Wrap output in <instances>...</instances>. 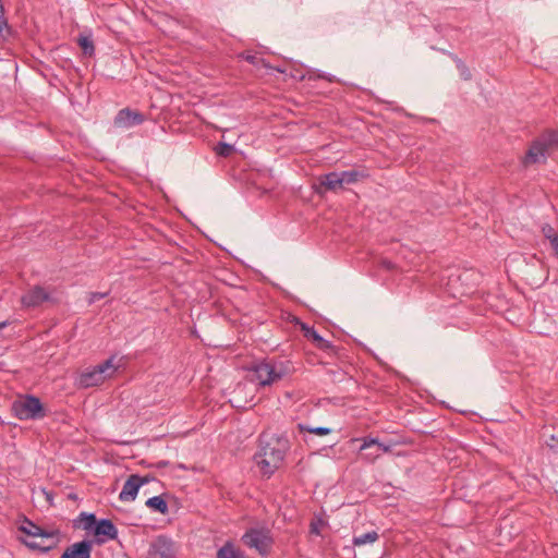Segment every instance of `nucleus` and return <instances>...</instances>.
<instances>
[{
  "instance_id": "obj_1",
  "label": "nucleus",
  "mask_w": 558,
  "mask_h": 558,
  "mask_svg": "<svg viewBox=\"0 0 558 558\" xmlns=\"http://www.w3.org/2000/svg\"><path fill=\"white\" fill-rule=\"evenodd\" d=\"M254 461L263 476L270 477L279 469V437L265 430L259 436V450Z\"/></svg>"
},
{
  "instance_id": "obj_2",
  "label": "nucleus",
  "mask_w": 558,
  "mask_h": 558,
  "mask_svg": "<svg viewBox=\"0 0 558 558\" xmlns=\"http://www.w3.org/2000/svg\"><path fill=\"white\" fill-rule=\"evenodd\" d=\"M556 149H558V131H545L532 142L521 163L524 168L536 163H545L547 157Z\"/></svg>"
},
{
  "instance_id": "obj_3",
  "label": "nucleus",
  "mask_w": 558,
  "mask_h": 558,
  "mask_svg": "<svg viewBox=\"0 0 558 558\" xmlns=\"http://www.w3.org/2000/svg\"><path fill=\"white\" fill-rule=\"evenodd\" d=\"M11 410L19 420H40L47 415L40 399L32 395L15 400Z\"/></svg>"
},
{
  "instance_id": "obj_4",
  "label": "nucleus",
  "mask_w": 558,
  "mask_h": 558,
  "mask_svg": "<svg viewBox=\"0 0 558 558\" xmlns=\"http://www.w3.org/2000/svg\"><path fill=\"white\" fill-rule=\"evenodd\" d=\"M112 361L113 357H110L92 369L82 373L78 378V386L89 388L102 384L107 377H110L116 372Z\"/></svg>"
},
{
  "instance_id": "obj_5",
  "label": "nucleus",
  "mask_w": 558,
  "mask_h": 558,
  "mask_svg": "<svg viewBox=\"0 0 558 558\" xmlns=\"http://www.w3.org/2000/svg\"><path fill=\"white\" fill-rule=\"evenodd\" d=\"M241 541L245 546L256 549L262 556L269 553L272 544L269 531L264 529L247 530Z\"/></svg>"
},
{
  "instance_id": "obj_6",
  "label": "nucleus",
  "mask_w": 558,
  "mask_h": 558,
  "mask_svg": "<svg viewBox=\"0 0 558 558\" xmlns=\"http://www.w3.org/2000/svg\"><path fill=\"white\" fill-rule=\"evenodd\" d=\"M277 377H279V374L276 372L275 366L266 362L253 365L248 368L247 373L250 381L263 387L270 385Z\"/></svg>"
},
{
  "instance_id": "obj_7",
  "label": "nucleus",
  "mask_w": 558,
  "mask_h": 558,
  "mask_svg": "<svg viewBox=\"0 0 558 558\" xmlns=\"http://www.w3.org/2000/svg\"><path fill=\"white\" fill-rule=\"evenodd\" d=\"M21 302L25 307H37L44 302L59 303V300L52 296L51 292L41 286H34L22 295Z\"/></svg>"
},
{
  "instance_id": "obj_8",
  "label": "nucleus",
  "mask_w": 558,
  "mask_h": 558,
  "mask_svg": "<svg viewBox=\"0 0 558 558\" xmlns=\"http://www.w3.org/2000/svg\"><path fill=\"white\" fill-rule=\"evenodd\" d=\"M146 558H175L174 543L165 535L157 536L150 543Z\"/></svg>"
},
{
  "instance_id": "obj_9",
  "label": "nucleus",
  "mask_w": 558,
  "mask_h": 558,
  "mask_svg": "<svg viewBox=\"0 0 558 558\" xmlns=\"http://www.w3.org/2000/svg\"><path fill=\"white\" fill-rule=\"evenodd\" d=\"M93 544L102 545L109 539H117L118 529L110 519H100L92 530Z\"/></svg>"
},
{
  "instance_id": "obj_10",
  "label": "nucleus",
  "mask_w": 558,
  "mask_h": 558,
  "mask_svg": "<svg viewBox=\"0 0 558 558\" xmlns=\"http://www.w3.org/2000/svg\"><path fill=\"white\" fill-rule=\"evenodd\" d=\"M287 318L291 322H294L295 324L300 325L301 330L303 331L304 337L312 341V343L319 350L323 351H333L335 347L333 344L324 339L318 332L313 328L307 326L306 324L299 320L298 317L292 316L290 313H287Z\"/></svg>"
},
{
  "instance_id": "obj_11",
  "label": "nucleus",
  "mask_w": 558,
  "mask_h": 558,
  "mask_svg": "<svg viewBox=\"0 0 558 558\" xmlns=\"http://www.w3.org/2000/svg\"><path fill=\"white\" fill-rule=\"evenodd\" d=\"M149 481V476H141L138 474L130 475L123 485L119 499L121 501H133L136 498L141 486L147 484Z\"/></svg>"
},
{
  "instance_id": "obj_12",
  "label": "nucleus",
  "mask_w": 558,
  "mask_h": 558,
  "mask_svg": "<svg viewBox=\"0 0 558 558\" xmlns=\"http://www.w3.org/2000/svg\"><path fill=\"white\" fill-rule=\"evenodd\" d=\"M145 121V116L130 108H124L118 111L114 117V125L120 129H129L135 125H140Z\"/></svg>"
},
{
  "instance_id": "obj_13",
  "label": "nucleus",
  "mask_w": 558,
  "mask_h": 558,
  "mask_svg": "<svg viewBox=\"0 0 558 558\" xmlns=\"http://www.w3.org/2000/svg\"><path fill=\"white\" fill-rule=\"evenodd\" d=\"M93 542L83 539L65 548L60 558H90Z\"/></svg>"
},
{
  "instance_id": "obj_14",
  "label": "nucleus",
  "mask_w": 558,
  "mask_h": 558,
  "mask_svg": "<svg viewBox=\"0 0 558 558\" xmlns=\"http://www.w3.org/2000/svg\"><path fill=\"white\" fill-rule=\"evenodd\" d=\"M24 523L25 524L20 526V531L28 536H33V537L39 536V537H44V538H50V537H54V536L59 535V530L47 531V530L43 529L41 526L33 523L27 518H25Z\"/></svg>"
},
{
  "instance_id": "obj_15",
  "label": "nucleus",
  "mask_w": 558,
  "mask_h": 558,
  "mask_svg": "<svg viewBox=\"0 0 558 558\" xmlns=\"http://www.w3.org/2000/svg\"><path fill=\"white\" fill-rule=\"evenodd\" d=\"M342 180L340 173L330 172L319 178V187L326 191H337L342 189Z\"/></svg>"
},
{
  "instance_id": "obj_16",
  "label": "nucleus",
  "mask_w": 558,
  "mask_h": 558,
  "mask_svg": "<svg viewBox=\"0 0 558 558\" xmlns=\"http://www.w3.org/2000/svg\"><path fill=\"white\" fill-rule=\"evenodd\" d=\"M542 233L544 238L549 241L555 255L558 257V230L550 225L545 223L542 227Z\"/></svg>"
},
{
  "instance_id": "obj_17",
  "label": "nucleus",
  "mask_w": 558,
  "mask_h": 558,
  "mask_svg": "<svg viewBox=\"0 0 558 558\" xmlns=\"http://www.w3.org/2000/svg\"><path fill=\"white\" fill-rule=\"evenodd\" d=\"M362 440H363V444L360 448V451H363L366 449H373L374 447H376V449H378V452L380 454H381V452H390L391 451L390 445H385L384 442H380L377 438L364 437Z\"/></svg>"
},
{
  "instance_id": "obj_18",
  "label": "nucleus",
  "mask_w": 558,
  "mask_h": 558,
  "mask_svg": "<svg viewBox=\"0 0 558 558\" xmlns=\"http://www.w3.org/2000/svg\"><path fill=\"white\" fill-rule=\"evenodd\" d=\"M145 505L149 509H151L156 512H159L161 514H167L169 511L168 504L162 496L150 497L146 500Z\"/></svg>"
},
{
  "instance_id": "obj_19",
  "label": "nucleus",
  "mask_w": 558,
  "mask_h": 558,
  "mask_svg": "<svg viewBox=\"0 0 558 558\" xmlns=\"http://www.w3.org/2000/svg\"><path fill=\"white\" fill-rule=\"evenodd\" d=\"M77 44L83 51V54L86 57H92L95 53L94 41L89 36H80L77 38Z\"/></svg>"
},
{
  "instance_id": "obj_20",
  "label": "nucleus",
  "mask_w": 558,
  "mask_h": 558,
  "mask_svg": "<svg viewBox=\"0 0 558 558\" xmlns=\"http://www.w3.org/2000/svg\"><path fill=\"white\" fill-rule=\"evenodd\" d=\"M378 533L376 531H371V532H367L365 534H362V535H359V536H354L353 539H352V544L354 546H362V545H365L367 543H374L378 539Z\"/></svg>"
},
{
  "instance_id": "obj_21",
  "label": "nucleus",
  "mask_w": 558,
  "mask_h": 558,
  "mask_svg": "<svg viewBox=\"0 0 558 558\" xmlns=\"http://www.w3.org/2000/svg\"><path fill=\"white\" fill-rule=\"evenodd\" d=\"M342 184H351L357 182L361 178L366 177L365 173L357 170H348L340 173Z\"/></svg>"
},
{
  "instance_id": "obj_22",
  "label": "nucleus",
  "mask_w": 558,
  "mask_h": 558,
  "mask_svg": "<svg viewBox=\"0 0 558 558\" xmlns=\"http://www.w3.org/2000/svg\"><path fill=\"white\" fill-rule=\"evenodd\" d=\"M21 542L26 546L28 547L29 549L32 550H39L41 553H48L50 551L51 549L56 548L57 547V544H58V541L53 542L52 544L50 545H41L37 542H34V541H26L24 538H21Z\"/></svg>"
},
{
  "instance_id": "obj_23",
  "label": "nucleus",
  "mask_w": 558,
  "mask_h": 558,
  "mask_svg": "<svg viewBox=\"0 0 558 558\" xmlns=\"http://www.w3.org/2000/svg\"><path fill=\"white\" fill-rule=\"evenodd\" d=\"M77 521L80 522H83V529L85 531H92L93 527L96 525L97 523V518L94 513H86V512H82L80 515H78V519Z\"/></svg>"
},
{
  "instance_id": "obj_24",
  "label": "nucleus",
  "mask_w": 558,
  "mask_h": 558,
  "mask_svg": "<svg viewBox=\"0 0 558 558\" xmlns=\"http://www.w3.org/2000/svg\"><path fill=\"white\" fill-rule=\"evenodd\" d=\"M304 76L305 75H304L303 70L294 69L288 73V70L286 68H283V65L281 64V80L282 81H287L288 77H290L292 81H302L304 78Z\"/></svg>"
},
{
  "instance_id": "obj_25",
  "label": "nucleus",
  "mask_w": 558,
  "mask_h": 558,
  "mask_svg": "<svg viewBox=\"0 0 558 558\" xmlns=\"http://www.w3.org/2000/svg\"><path fill=\"white\" fill-rule=\"evenodd\" d=\"M327 526V522L318 515H315L310 523V532L314 535H322V530Z\"/></svg>"
},
{
  "instance_id": "obj_26",
  "label": "nucleus",
  "mask_w": 558,
  "mask_h": 558,
  "mask_svg": "<svg viewBox=\"0 0 558 558\" xmlns=\"http://www.w3.org/2000/svg\"><path fill=\"white\" fill-rule=\"evenodd\" d=\"M235 148L233 145L220 142L215 147V153L220 157H229L232 153H234Z\"/></svg>"
},
{
  "instance_id": "obj_27",
  "label": "nucleus",
  "mask_w": 558,
  "mask_h": 558,
  "mask_svg": "<svg viewBox=\"0 0 558 558\" xmlns=\"http://www.w3.org/2000/svg\"><path fill=\"white\" fill-rule=\"evenodd\" d=\"M380 457V453L378 452V449L374 447L373 449H366L361 451V458L366 462H374Z\"/></svg>"
},
{
  "instance_id": "obj_28",
  "label": "nucleus",
  "mask_w": 558,
  "mask_h": 558,
  "mask_svg": "<svg viewBox=\"0 0 558 558\" xmlns=\"http://www.w3.org/2000/svg\"><path fill=\"white\" fill-rule=\"evenodd\" d=\"M454 61H456V64L460 72L461 77L464 81H470L472 78V74H471L470 69L466 66V64L461 59H458V58H456Z\"/></svg>"
},
{
  "instance_id": "obj_29",
  "label": "nucleus",
  "mask_w": 558,
  "mask_h": 558,
  "mask_svg": "<svg viewBox=\"0 0 558 558\" xmlns=\"http://www.w3.org/2000/svg\"><path fill=\"white\" fill-rule=\"evenodd\" d=\"M299 427L301 430H306L311 434H315L318 436H325L331 433V429L328 427H307L301 424L299 425Z\"/></svg>"
},
{
  "instance_id": "obj_30",
  "label": "nucleus",
  "mask_w": 558,
  "mask_h": 558,
  "mask_svg": "<svg viewBox=\"0 0 558 558\" xmlns=\"http://www.w3.org/2000/svg\"><path fill=\"white\" fill-rule=\"evenodd\" d=\"M294 365L291 361H286V362H281V378L284 376V375H288L292 372H294Z\"/></svg>"
},
{
  "instance_id": "obj_31",
  "label": "nucleus",
  "mask_w": 558,
  "mask_h": 558,
  "mask_svg": "<svg viewBox=\"0 0 558 558\" xmlns=\"http://www.w3.org/2000/svg\"><path fill=\"white\" fill-rule=\"evenodd\" d=\"M108 295V292H90L88 298V303L93 304L98 300H101Z\"/></svg>"
},
{
  "instance_id": "obj_32",
  "label": "nucleus",
  "mask_w": 558,
  "mask_h": 558,
  "mask_svg": "<svg viewBox=\"0 0 558 558\" xmlns=\"http://www.w3.org/2000/svg\"><path fill=\"white\" fill-rule=\"evenodd\" d=\"M380 266L383 268H385L386 270H393L396 268V265L392 262L388 260V259H383L380 262Z\"/></svg>"
},
{
  "instance_id": "obj_33",
  "label": "nucleus",
  "mask_w": 558,
  "mask_h": 558,
  "mask_svg": "<svg viewBox=\"0 0 558 558\" xmlns=\"http://www.w3.org/2000/svg\"><path fill=\"white\" fill-rule=\"evenodd\" d=\"M168 464H169V462H168V461H166V460H160V461H158V462L155 464V466H156V468H158V469H162V468H166Z\"/></svg>"
},
{
  "instance_id": "obj_34",
  "label": "nucleus",
  "mask_w": 558,
  "mask_h": 558,
  "mask_svg": "<svg viewBox=\"0 0 558 558\" xmlns=\"http://www.w3.org/2000/svg\"><path fill=\"white\" fill-rule=\"evenodd\" d=\"M245 59H246V61H248V62H250V63H252V64H255V63H256V61H257V57H256V56H252V54H247V56L245 57Z\"/></svg>"
},
{
  "instance_id": "obj_35",
  "label": "nucleus",
  "mask_w": 558,
  "mask_h": 558,
  "mask_svg": "<svg viewBox=\"0 0 558 558\" xmlns=\"http://www.w3.org/2000/svg\"><path fill=\"white\" fill-rule=\"evenodd\" d=\"M5 326H8V322H1L0 323V329L4 328Z\"/></svg>"
},
{
  "instance_id": "obj_36",
  "label": "nucleus",
  "mask_w": 558,
  "mask_h": 558,
  "mask_svg": "<svg viewBox=\"0 0 558 558\" xmlns=\"http://www.w3.org/2000/svg\"><path fill=\"white\" fill-rule=\"evenodd\" d=\"M69 497H70V498H72V499H76V496H75V495H72V494H71V495H69Z\"/></svg>"
}]
</instances>
